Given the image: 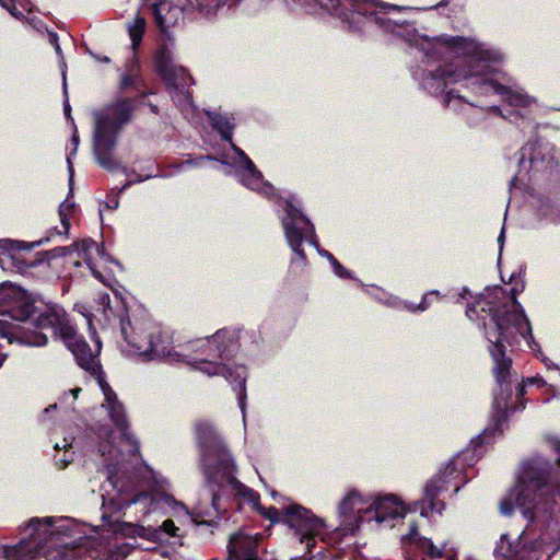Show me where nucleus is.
I'll list each match as a JSON object with an SVG mask.
<instances>
[{
	"mask_svg": "<svg viewBox=\"0 0 560 560\" xmlns=\"http://www.w3.org/2000/svg\"><path fill=\"white\" fill-rule=\"evenodd\" d=\"M30 325L34 327V330L0 319V340H4L8 345L19 342L42 347L48 342L44 330H50L51 336L62 340L71 351L80 368L92 374L101 372V366L96 363V354L92 352L84 337L78 335L77 327L61 306L47 305L30 322ZM3 346L0 341V348Z\"/></svg>",
	"mask_w": 560,
	"mask_h": 560,
	"instance_id": "1",
	"label": "nucleus"
},
{
	"mask_svg": "<svg viewBox=\"0 0 560 560\" xmlns=\"http://www.w3.org/2000/svg\"><path fill=\"white\" fill-rule=\"evenodd\" d=\"M483 326H486V323H483ZM485 330L486 337L489 341L488 349L492 361L494 362L493 376L495 378L497 389L494 392L492 404V424L485 428L477 438L471 440L470 444L472 446V456L469 457L470 460H477L481 456V447L483 444L489 442V439L497 434H502V425L506 422V407L509 400L513 397L511 380L512 359L506 355V348L504 343H508L509 346L516 343L520 332L517 330H512L513 338L505 339L501 335V330H497L495 327L493 329H487V327H485Z\"/></svg>",
	"mask_w": 560,
	"mask_h": 560,
	"instance_id": "2",
	"label": "nucleus"
},
{
	"mask_svg": "<svg viewBox=\"0 0 560 560\" xmlns=\"http://www.w3.org/2000/svg\"><path fill=\"white\" fill-rule=\"evenodd\" d=\"M136 92L133 97H117L93 113V153L100 166L107 171L113 172L119 167L113 151L121 130L133 119L136 104H144L143 101L153 93L150 89L141 88Z\"/></svg>",
	"mask_w": 560,
	"mask_h": 560,
	"instance_id": "3",
	"label": "nucleus"
},
{
	"mask_svg": "<svg viewBox=\"0 0 560 560\" xmlns=\"http://www.w3.org/2000/svg\"><path fill=\"white\" fill-rule=\"evenodd\" d=\"M462 79L468 81V86L475 93L500 95L510 106L525 108L530 103L526 94L514 92L511 88L494 80L475 75L469 70L454 63L439 65L436 69L428 71L422 78V86L432 95L444 94L443 104L448 106L454 98L464 101V97L454 90L445 91L448 84L456 83Z\"/></svg>",
	"mask_w": 560,
	"mask_h": 560,
	"instance_id": "4",
	"label": "nucleus"
},
{
	"mask_svg": "<svg viewBox=\"0 0 560 560\" xmlns=\"http://www.w3.org/2000/svg\"><path fill=\"white\" fill-rule=\"evenodd\" d=\"M556 465L550 482L545 471L533 466L525 467L520 477L515 505L529 522L560 513V455Z\"/></svg>",
	"mask_w": 560,
	"mask_h": 560,
	"instance_id": "5",
	"label": "nucleus"
},
{
	"mask_svg": "<svg viewBox=\"0 0 560 560\" xmlns=\"http://www.w3.org/2000/svg\"><path fill=\"white\" fill-rule=\"evenodd\" d=\"M523 288L524 285L511 288V304L494 305L482 296H478L475 302L467 305L466 316L476 320L478 318L485 319L486 316L482 313L488 314L495 329L501 330V335L505 339L513 338L512 330H517L520 336L529 342V340H534L532 326L522 304L517 301V295L523 291Z\"/></svg>",
	"mask_w": 560,
	"mask_h": 560,
	"instance_id": "6",
	"label": "nucleus"
},
{
	"mask_svg": "<svg viewBox=\"0 0 560 560\" xmlns=\"http://www.w3.org/2000/svg\"><path fill=\"white\" fill-rule=\"evenodd\" d=\"M192 429L206 485H215L218 476L235 465L233 456L211 421L199 419Z\"/></svg>",
	"mask_w": 560,
	"mask_h": 560,
	"instance_id": "7",
	"label": "nucleus"
},
{
	"mask_svg": "<svg viewBox=\"0 0 560 560\" xmlns=\"http://www.w3.org/2000/svg\"><path fill=\"white\" fill-rule=\"evenodd\" d=\"M517 156V173L510 180L514 187L518 177H528V180L542 179L560 182V150L555 147L542 145L538 141H528L515 154Z\"/></svg>",
	"mask_w": 560,
	"mask_h": 560,
	"instance_id": "8",
	"label": "nucleus"
},
{
	"mask_svg": "<svg viewBox=\"0 0 560 560\" xmlns=\"http://www.w3.org/2000/svg\"><path fill=\"white\" fill-rule=\"evenodd\" d=\"M257 512L264 518L269 520L271 524H277L282 521L291 528H294L303 538L317 535L325 526L322 518L299 504H293L284 509L282 516H280L279 510L272 505L269 508L261 505Z\"/></svg>",
	"mask_w": 560,
	"mask_h": 560,
	"instance_id": "9",
	"label": "nucleus"
},
{
	"mask_svg": "<svg viewBox=\"0 0 560 560\" xmlns=\"http://www.w3.org/2000/svg\"><path fill=\"white\" fill-rule=\"evenodd\" d=\"M285 217L282 225L285 238L292 252L305 262L306 255L303 249L305 238L315 235V228L310 219L292 201L285 202Z\"/></svg>",
	"mask_w": 560,
	"mask_h": 560,
	"instance_id": "10",
	"label": "nucleus"
},
{
	"mask_svg": "<svg viewBox=\"0 0 560 560\" xmlns=\"http://www.w3.org/2000/svg\"><path fill=\"white\" fill-rule=\"evenodd\" d=\"M236 465H233L231 468L222 472L218 476L215 485H207V488L211 492V505L214 511V516L219 517L220 514V501H221V491L224 485H229L237 494L243 497L249 503L253 504V508L258 511L260 504V495L257 491L248 488L244 483H242L236 477Z\"/></svg>",
	"mask_w": 560,
	"mask_h": 560,
	"instance_id": "11",
	"label": "nucleus"
},
{
	"mask_svg": "<svg viewBox=\"0 0 560 560\" xmlns=\"http://www.w3.org/2000/svg\"><path fill=\"white\" fill-rule=\"evenodd\" d=\"M470 451H464L456 458L450 460L447 466L445 467L442 474H439L436 477L431 479L424 488V501L428 503V508L433 512L442 513L445 509V503L439 500V495L448 490V486L451 483V479L456 478L460 475V469L458 468V462L464 456L465 459H468Z\"/></svg>",
	"mask_w": 560,
	"mask_h": 560,
	"instance_id": "12",
	"label": "nucleus"
},
{
	"mask_svg": "<svg viewBox=\"0 0 560 560\" xmlns=\"http://www.w3.org/2000/svg\"><path fill=\"white\" fill-rule=\"evenodd\" d=\"M1 295V313L18 322H27L35 314L33 299L27 292L16 285L3 289Z\"/></svg>",
	"mask_w": 560,
	"mask_h": 560,
	"instance_id": "13",
	"label": "nucleus"
},
{
	"mask_svg": "<svg viewBox=\"0 0 560 560\" xmlns=\"http://www.w3.org/2000/svg\"><path fill=\"white\" fill-rule=\"evenodd\" d=\"M202 343V346H207L211 348L213 345V358H218L221 360H231L238 348L237 337L234 332H231L228 329H219L211 338H199L192 340L190 343L191 347L198 346Z\"/></svg>",
	"mask_w": 560,
	"mask_h": 560,
	"instance_id": "14",
	"label": "nucleus"
},
{
	"mask_svg": "<svg viewBox=\"0 0 560 560\" xmlns=\"http://www.w3.org/2000/svg\"><path fill=\"white\" fill-rule=\"evenodd\" d=\"M140 355L147 360H167L170 362H180L187 358V354L178 353L174 350L171 340L164 337L161 331L155 332L153 341H145L139 347Z\"/></svg>",
	"mask_w": 560,
	"mask_h": 560,
	"instance_id": "15",
	"label": "nucleus"
},
{
	"mask_svg": "<svg viewBox=\"0 0 560 560\" xmlns=\"http://www.w3.org/2000/svg\"><path fill=\"white\" fill-rule=\"evenodd\" d=\"M108 483L113 490H116V494L108 500V505L113 512H121L124 509L138 503H143L144 509H147L153 503V498L150 493L126 490L124 485L118 486V480L114 476H109Z\"/></svg>",
	"mask_w": 560,
	"mask_h": 560,
	"instance_id": "16",
	"label": "nucleus"
},
{
	"mask_svg": "<svg viewBox=\"0 0 560 560\" xmlns=\"http://www.w3.org/2000/svg\"><path fill=\"white\" fill-rule=\"evenodd\" d=\"M369 512L374 513V518L377 523H385L404 517L406 509L397 495L386 494L384 497L375 498Z\"/></svg>",
	"mask_w": 560,
	"mask_h": 560,
	"instance_id": "17",
	"label": "nucleus"
},
{
	"mask_svg": "<svg viewBox=\"0 0 560 560\" xmlns=\"http://www.w3.org/2000/svg\"><path fill=\"white\" fill-rule=\"evenodd\" d=\"M232 148L244 168V172L241 174L242 183L252 190H259L262 187L270 189L271 185L264 182L261 172L256 167L250 158L241 148L233 143Z\"/></svg>",
	"mask_w": 560,
	"mask_h": 560,
	"instance_id": "18",
	"label": "nucleus"
},
{
	"mask_svg": "<svg viewBox=\"0 0 560 560\" xmlns=\"http://www.w3.org/2000/svg\"><path fill=\"white\" fill-rule=\"evenodd\" d=\"M224 368L225 370L221 375L232 385L237 396L238 406L244 412L246 400V369L243 365L230 366L228 364H224Z\"/></svg>",
	"mask_w": 560,
	"mask_h": 560,
	"instance_id": "19",
	"label": "nucleus"
},
{
	"mask_svg": "<svg viewBox=\"0 0 560 560\" xmlns=\"http://www.w3.org/2000/svg\"><path fill=\"white\" fill-rule=\"evenodd\" d=\"M120 330L125 341L130 345L140 355L139 347L145 341H153L155 332L138 331L131 325L130 318L127 316L120 318Z\"/></svg>",
	"mask_w": 560,
	"mask_h": 560,
	"instance_id": "20",
	"label": "nucleus"
},
{
	"mask_svg": "<svg viewBox=\"0 0 560 560\" xmlns=\"http://www.w3.org/2000/svg\"><path fill=\"white\" fill-rule=\"evenodd\" d=\"M144 85V80L142 79L140 74V63L139 61L133 58L128 65H127V72H125L119 80L118 84V91L120 93L127 92V91H138L139 88H142Z\"/></svg>",
	"mask_w": 560,
	"mask_h": 560,
	"instance_id": "21",
	"label": "nucleus"
},
{
	"mask_svg": "<svg viewBox=\"0 0 560 560\" xmlns=\"http://www.w3.org/2000/svg\"><path fill=\"white\" fill-rule=\"evenodd\" d=\"M151 10L154 22L162 32H166L168 27L174 25L175 19H173V13L177 12V9H174L171 2L167 0H158L152 3Z\"/></svg>",
	"mask_w": 560,
	"mask_h": 560,
	"instance_id": "22",
	"label": "nucleus"
},
{
	"mask_svg": "<svg viewBox=\"0 0 560 560\" xmlns=\"http://www.w3.org/2000/svg\"><path fill=\"white\" fill-rule=\"evenodd\" d=\"M445 47L454 50L456 54L467 56L479 55V45L471 38L463 36H446L442 38Z\"/></svg>",
	"mask_w": 560,
	"mask_h": 560,
	"instance_id": "23",
	"label": "nucleus"
},
{
	"mask_svg": "<svg viewBox=\"0 0 560 560\" xmlns=\"http://www.w3.org/2000/svg\"><path fill=\"white\" fill-rule=\"evenodd\" d=\"M523 548L524 544L522 541H511L508 539V535H502L500 542L495 547V553L509 560H522L525 558Z\"/></svg>",
	"mask_w": 560,
	"mask_h": 560,
	"instance_id": "24",
	"label": "nucleus"
},
{
	"mask_svg": "<svg viewBox=\"0 0 560 560\" xmlns=\"http://www.w3.org/2000/svg\"><path fill=\"white\" fill-rule=\"evenodd\" d=\"M207 115L212 129L220 135L223 141L232 143L235 125L230 121L229 117L220 113L211 112H209Z\"/></svg>",
	"mask_w": 560,
	"mask_h": 560,
	"instance_id": "25",
	"label": "nucleus"
},
{
	"mask_svg": "<svg viewBox=\"0 0 560 560\" xmlns=\"http://www.w3.org/2000/svg\"><path fill=\"white\" fill-rule=\"evenodd\" d=\"M155 71L166 81L175 80L171 52L166 47L160 48L154 56Z\"/></svg>",
	"mask_w": 560,
	"mask_h": 560,
	"instance_id": "26",
	"label": "nucleus"
},
{
	"mask_svg": "<svg viewBox=\"0 0 560 560\" xmlns=\"http://www.w3.org/2000/svg\"><path fill=\"white\" fill-rule=\"evenodd\" d=\"M190 360H188V363H196L199 364L198 369L202 372L208 374L209 376L212 375H221L222 372H224V363L217 362L215 359L212 355L208 357H198V355H189Z\"/></svg>",
	"mask_w": 560,
	"mask_h": 560,
	"instance_id": "27",
	"label": "nucleus"
},
{
	"mask_svg": "<svg viewBox=\"0 0 560 560\" xmlns=\"http://www.w3.org/2000/svg\"><path fill=\"white\" fill-rule=\"evenodd\" d=\"M145 19L137 15L132 23L128 24V35L131 40V48L136 52L142 42L145 32Z\"/></svg>",
	"mask_w": 560,
	"mask_h": 560,
	"instance_id": "28",
	"label": "nucleus"
},
{
	"mask_svg": "<svg viewBox=\"0 0 560 560\" xmlns=\"http://www.w3.org/2000/svg\"><path fill=\"white\" fill-rule=\"evenodd\" d=\"M108 413L114 425L122 433L128 430L129 423L126 417L124 406L119 401L107 405Z\"/></svg>",
	"mask_w": 560,
	"mask_h": 560,
	"instance_id": "29",
	"label": "nucleus"
},
{
	"mask_svg": "<svg viewBox=\"0 0 560 560\" xmlns=\"http://www.w3.org/2000/svg\"><path fill=\"white\" fill-rule=\"evenodd\" d=\"M74 211V202L69 201V199H66L63 202L60 203L58 213L60 218V222L62 228L65 229V235H68L71 222L70 218Z\"/></svg>",
	"mask_w": 560,
	"mask_h": 560,
	"instance_id": "30",
	"label": "nucleus"
},
{
	"mask_svg": "<svg viewBox=\"0 0 560 560\" xmlns=\"http://www.w3.org/2000/svg\"><path fill=\"white\" fill-rule=\"evenodd\" d=\"M526 385L524 382L518 384L516 386V404H512V398L509 400L508 407H506V420L509 419L510 412H515L525 409L526 400L524 399V396L526 394Z\"/></svg>",
	"mask_w": 560,
	"mask_h": 560,
	"instance_id": "31",
	"label": "nucleus"
},
{
	"mask_svg": "<svg viewBox=\"0 0 560 560\" xmlns=\"http://www.w3.org/2000/svg\"><path fill=\"white\" fill-rule=\"evenodd\" d=\"M360 502V494L355 491H351L340 502L339 511L342 515L351 514L354 511L355 504Z\"/></svg>",
	"mask_w": 560,
	"mask_h": 560,
	"instance_id": "32",
	"label": "nucleus"
},
{
	"mask_svg": "<svg viewBox=\"0 0 560 560\" xmlns=\"http://www.w3.org/2000/svg\"><path fill=\"white\" fill-rule=\"evenodd\" d=\"M79 243H72L70 246H57L50 250L40 253L46 260H51L59 257H66L74 252V247H78Z\"/></svg>",
	"mask_w": 560,
	"mask_h": 560,
	"instance_id": "33",
	"label": "nucleus"
},
{
	"mask_svg": "<svg viewBox=\"0 0 560 560\" xmlns=\"http://www.w3.org/2000/svg\"><path fill=\"white\" fill-rule=\"evenodd\" d=\"M50 240V236H46V237H43L36 242H32V243H28V242H24V241H8V249L9 250H31L33 249L34 247L36 246H40V245H44L46 243H48Z\"/></svg>",
	"mask_w": 560,
	"mask_h": 560,
	"instance_id": "34",
	"label": "nucleus"
},
{
	"mask_svg": "<svg viewBox=\"0 0 560 560\" xmlns=\"http://www.w3.org/2000/svg\"><path fill=\"white\" fill-rule=\"evenodd\" d=\"M159 534H161L162 541L165 540L167 537H178V530L179 528L175 525L173 520L167 518L165 520L161 526L158 527Z\"/></svg>",
	"mask_w": 560,
	"mask_h": 560,
	"instance_id": "35",
	"label": "nucleus"
},
{
	"mask_svg": "<svg viewBox=\"0 0 560 560\" xmlns=\"http://www.w3.org/2000/svg\"><path fill=\"white\" fill-rule=\"evenodd\" d=\"M319 254L326 257L332 265L335 273L340 278H349V271L335 258V256L328 250H319Z\"/></svg>",
	"mask_w": 560,
	"mask_h": 560,
	"instance_id": "36",
	"label": "nucleus"
},
{
	"mask_svg": "<svg viewBox=\"0 0 560 560\" xmlns=\"http://www.w3.org/2000/svg\"><path fill=\"white\" fill-rule=\"evenodd\" d=\"M3 557L5 560H28L31 558L23 552V548L20 546H5Z\"/></svg>",
	"mask_w": 560,
	"mask_h": 560,
	"instance_id": "37",
	"label": "nucleus"
},
{
	"mask_svg": "<svg viewBox=\"0 0 560 560\" xmlns=\"http://www.w3.org/2000/svg\"><path fill=\"white\" fill-rule=\"evenodd\" d=\"M418 544L420 548L423 549L430 558H443V550L434 546L430 539L421 538L419 539Z\"/></svg>",
	"mask_w": 560,
	"mask_h": 560,
	"instance_id": "38",
	"label": "nucleus"
},
{
	"mask_svg": "<svg viewBox=\"0 0 560 560\" xmlns=\"http://www.w3.org/2000/svg\"><path fill=\"white\" fill-rule=\"evenodd\" d=\"M159 532L160 530H158V527L153 528V527L139 526L136 533L141 538H145L153 542H159V541H162V537H161V534H159Z\"/></svg>",
	"mask_w": 560,
	"mask_h": 560,
	"instance_id": "39",
	"label": "nucleus"
},
{
	"mask_svg": "<svg viewBox=\"0 0 560 560\" xmlns=\"http://www.w3.org/2000/svg\"><path fill=\"white\" fill-rule=\"evenodd\" d=\"M430 296L439 298L440 293H439V291H435V290L434 291H429V292L424 293L422 295V299H421L420 303L417 304V305L409 306L408 310L411 311V312H424L430 306V303H431L430 300H429Z\"/></svg>",
	"mask_w": 560,
	"mask_h": 560,
	"instance_id": "40",
	"label": "nucleus"
},
{
	"mask_svg": "<svg viewBox=\"0 0 560 560\" xmlns=\"http://www.w3.org/2000/svg\"><path fill=\"white\" fill-rule=\"evenodd\" d=\"M98 383L102 388V392L105 397V401L107 405L113 404L114 401H118L116 393L112 389V387L103 380V377H98Z\"/></svg>",
	"mask_w": 560,
	"mask_h": 560,
	"instance_id": "41",
	"label": "nucleus"
},
{
	"mask_svg": "<svg viewBox=\"0 0 560 560\" xmlns=\"http://www.w3.org/2000/svg\"><path fill=\"white\" fill-rule=\"evenodd\" d=\"M0 5L4 8L12 16L16 19L24 18L22 11L16 7V0H0Z\"/></svg>",
	"mask_w": 560,
	"mask_h": 560,
	"instance_id": "42",
	"label": "nucleus"
},
{
	"mask_svg": "<svg viewBox=\"0 0 560 560\" xmlns=\"http://www.w3.org/2000/svg\"><path fill=\"white\" fill-rule=\"evenodd\" d=\"M191 342H192V340L187 342L186 349L188 351H194L196 353L195 355L208 357L209 354H213V348H214L213 345H211V348H208L207 346H202V343L191 347L190 346Z\"/></svg>",
	"mask_w": 560,
	"mask_h": 560,
	"instance_id": "43",
	"label": "nucleus"
},
{
	"mask_svg": "<svg viewBox=\"0 0 560 560\" xmlns=\"http://www.w3.org/2000/svg\"><path fill=\"white\" fill-rule=\"evenodd\" d=\"M78 247H74V250H81L84 256H88L91 253L92 248H97V243L92 238H84L78 242Z\"/></svg>",
	"mask_w": 560,
	"mask_h": 560,
	"instance_id": "44",
	"label": "nucleus"
},
{
	"mask_svg": "<svg viewBox=\"0 0 560 560\" xmlns=\"http://www.w3.org/2000/svg\"><path fill=\"white\" fill-rule=\"evenodd\" d=\"M190 515H191L192 521L198 525H212V521L205 518V516L211 515V513L209 511L202 512V511L194 510Z\"/></svg>",
	"mask_w": 560,
	"mask_h": 560,
	"instance_id": "45",
	"label": "nucleus"
},
{
	"mask_svg": "<svg viewBox=\"0 0 560 560\" xmlns=\"http://www.w3.org/2000/svg\"><path fill=\"white\" fill-rule=\"evenodd\" d=\"M514 504L510 499H504L500 503V511L503 515L509 516L513 513Z\"/></svg>",
	"mask_w": 560,
	"mask_h": 560,
	"instance_id": "46",
	"label": "nucleus"
},
{
	"mask_svg": "<svg viewBox=\"0 0 560 560\" xmlns=\"http://www.w3.org/2000/svg\"><path fill=\"white\" fill-rule=\"evenodd\" d=\"M527 385H536L538 388H542L546 385V381L541 376H533L523 380Z\"/></svg>",
	"mask_w": 560,
	"mask_h": 560,
	"instance_id": "47",
	"label": "nucleus"
},
{
	"mask_svg": "<svg viewBox=\"0 0 560 560\" xmlns=\"http://www.w3.org/2000/svg\"><path fill=\"white\" fill-rule=\"evenodd\" d=\"M46 560H63L65 553L60 550H49L45 556Z\"/></svg>",
	"mask_w": 560,
	"mask_h": 560,
	"instance_id": "48",
	"label": "nucleus"
},
{
	"mask_svg": "<svg viewBox=\"0 0 560 560\" xmlns=\"http://www.w3.org/2000/svg\"><path fill=\"white\" fill-rule=\"evenodd\" d=\"M151 176H152V175L148 174V175H145L144 177L139 176V177H138L137 179H135V180H129V182H127V183L121 187V189H120V190H124V189L128 188V187H129V186H131L133 183L143 182V180H145V179L150 178Z\"/></svg>",
	"mask_w": 560,
	"mask_h": 560,
	"instance_id": "49",
	"label": "nucleus"
},
{
	"mask_svg": "<svg viewBox=\"0 0 560 560\" xmlns=\"http://www.w3.org/2000/svg\"><path fill=\"white\" fill-rule=\"evenodd\" d=\"M31 526H34V534L39 536L40 535V526H42V523L38 518H35V520H32L31 521Z\"/></svg>",
	"mask_w": 560,
	"mask_h": 560,
	"instance_id": "50",
	"label": "nucleus"
},
{
	"mask_svg": "<svg viewBox=\"0 0 560 560\" xmlns=\"http://www.w3.org/2000/svg\"><path fill=\"white\" fill-rule=\"evenodd\" d=\"M425 56L429 58V59H439L440 58V51H438L436 48H431L427 51Z\"/></svg>",
	"mask_w": 560,
	"mask_h": 560,
	"instance_id": "51",
	"label": "nucleus"
},
{
	"mask_svg": "<svg viewBox=\"0 0 560 560\" xmlns=\"http://www.w3.org/2000/svg\"><path fill=\"white\" fill-rule=\"evenodd\" d=\"M71 142L72 144L74 145V151H77V148L79 145V142H80V138H79V135H78V130L75 129L72 137H71Z\"/></svg>",
	"mask_w": 560,
	"mask_h": 560,
	"instance_id": "52",
	"label": "nucleus"
},
{
	"mask_svg": "<svg viewBox=\"0 0 560 560\" xmlns=\"http://www.w3.org/2000/svg\"><path fill=\"white\" fill-rule=\"evenodd\" d=\"M68 163H69V172H70L69 184H70V186H72V183H73V167H72V164H71V161H70L69 158H68ZM71 192H72V187H70V194Z\"/></svg>",
	"mask_w": 560,
	"mask_h": 560,
	"instance_id": "53",
	"label": "nucleus"
},
{
	"mask_svg": "<svg viewBox=\"0 0 560 560\" xmlns=\"http://www.w3.org/2000/svg\"><path fill=\"white\" fill-rule=\"evenodd\" d=\"M147 105L149 106L150 110H151L153 114H156V115L159 114V107H158L155 104H153V103L149 102V103H147Z\"/></svg>",
	"mask_w": 560,
	"mask_h": 560,
	"instance_id": "54",
	"label": "nucleus"
},
{
	"mask_svg": "<svg viewBox=\"0 0 560 560\" xmlns=\"http://www.w3.org/2000/svg\"><path fill=\"white\" fill-rule=\"evenodd\" d=\"M63 112H65V115L67 117H70L71 107H70V104L68 102H66L65 105H63Z\"/></svg>",
	"mask_w": 560,
	"mask_h": 560,
	"instance_id": "55",
	"label": "nucleus"
},
{
	"mask_svg": "<svg viewBox=\"0 0 560 560\" xmlns=\"http://www.w3.org/2000/svg\"><path fill=\"white\" fill-rule=\"evenodd\" d=\"M50 525H51V522L49 518H47L46 524H45L44 534H46V533L52 534V530L49 529Z\"/></svg>",
	"mask_w": 560,
	"mask_h": 560,
	"instance_id": "56",
	"label": "nucleus"
},
{
	"mask_svg": "<svg viewBox=\"0 0 560 560\" xmlns=\"http://www.w3.org/2000/svg\"><path fill=\"white\" fill-rule=\"evenodd\" d=\"M7 358H8V353L0 352V368L2 366V364Z\"/></svg>",
	"mask_w": 560,
	"mask_h": 560,
	"instance_id": "57",
	"label": "nucleus"
},
{
	"mask_svg": "<svg viewBox=\"0 0 560 560\" xmlns=\"http://www.w3.org/2000/svg\"><path fill=\"white\" fill-rule=\"evenodd\" d=\"M52 234L61 235V234H65V231H63V232H61V231H59L57 228H54V229L51 230V232H50V235H52Z\"/></svg>",
	"mask_w": 560,
	"mask_h": 560,
	"instance_id": "58",
	"label": "nucleus"
},
{
	"mask_svg": "<svg viewBox=\"0 0 560 560\" xmlns=\"http://www.w3.org/2000/svg\"><path fill=\"white\" fill-rule=\"evenodd\" d=\"M460 295H462V298L465 299L467 295H470V292H469V290L467 288H464Z\"/></svg>",
	"mask_w": 560,
	"mask_h": 560,
	"instance_id": "59",
	"label": "nucleus"
},
{
	"mask_svg": "<svg viewBox=\"0 0 560 560\" xmlns=\"http://www.w3.org/2000/svg\"><path fill=\"white\" fill-rule=\"evenodd\" d=\"M43 260H44V259H36L35 261L30 262L27 266L33 267V266H35L36 264L42 262Z\"/></svg>",
	"mask_w": 560,
	"mask_h": 560,
	"instance_id": "60",
	"label": "nucleus"
},
{
	"mask_svg": "<svg viewBox=\"0 0 560 560\" xmlns=\"http://www.w3.org/2000/svg\"><path fill=\"white\" fill-rule=\"evenodd\" d=\"M80 392H81V388H79V387H77L75 389H73V394H74V396H77Z\"/></svg>",
	"mask_w": 560,
	"mask_h": 560,
	"instance_id": "61",
	"label": "nucleus"
},
{
	"mask_svg": "<svg viewBox=\"0 0 560 560\" xmlns=\"http://www.w3.org/2000/svg\"><path fill=\"white\" fill-rule=\"evenodd\" d=\"M112 206H113V209L117 208V206H118V200H115V202H112Z\"/></svg>",
	"mask_w": 560,
	"mask_h": 560,
	"instance_id": "62",
	"label": "nucleus"
},
{
	"mask_svg": "<svg viewBox=\"0 0 560 560\" xmlns=\"http://www.w3.org/2000/svg\"><path fill=\"white\" fill-rule=\"evenodd\" d=\"M112 206H113V209L117 208V206H118V200H115V202H112Z\"/></svg>",
	"mask_w": 560,
	"mask_h": 560,
	"instance_id": "63",
	"label": "nucleus"
},
{
	"mask_svg": "<svg viewBox=\"0 0 560 560\" xmlns=\"http://www.w3.org/2000/svg\"><path fill=\"white\" fill-rule=\"evenodd\" d=\"M458 490H459V486L455 485V486H454V492H455V493H457V492H458Z\"/></svg>",
	"mask_w": 560,
	"mask_h": 560,
	"instance_id": "64",
	"label": "nucleus"
}]
</instances>
